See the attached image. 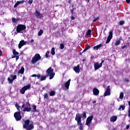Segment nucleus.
Returning a JSON list of instances; mask_svg holds the SVG:
<instances>
[{"label": "nucleus", "mask_w": 130, "mask_h": 130, "mask_svg": "<svg viewBox=\"0 0 130 130\" xmlns=\"http://www.w3.org/2000/svg\"><path fill=\"white\" fill-rule=\"evenodd\" d=\"M54 70L52 68H49L46 71L47 74L45 76H41L40 78V81L42 82V81H45L47 78L49 77L50 80H52L53 78H54V76H55V73L53 72Z\"/></svg>", "instance_id": "obj_1"}, {"label": "nucleus", "mask_w": 130, "mask_h": 130, "mask_svg": "<svg viewBox=\"0 0 130 130\" xmlns=\"http://www.w3.org/2000/svg\"><path fill=\"white\" fill-rule=\"evenodd\" d=\"M15 107L18 112H16L14 114V117H15L16 121H20V120L22 119V116L21 115V112L23 111L22 108H25V104H23L21 108V106H19L18 103H16L15 104Z\"/></svg>", "instance_id": "obj_2"}, {"label": "nucleus", "mask_w": 130, "mask_h": 130, "mask_svg": "<svg viewBox=\"0 0 130 130\" xmlns=\"http://www.w3.org/2000/svg\"><path fill=\"white\" fill-rule=\"evenodd\" d=\"M82 117L83 118H87V115L86 112H84L81 115L79 113H78L76 115L75 120L77 121V125L79 126V129H83V123H82Z\"/></svg>", "instance_id": "obj_3"}, {"label": "nucleus", "mask_w": 130, "mask_h": 130, "mask_svg": "<svg viewBox=\"0 0 130 130\" xmlns=\"http://www.w3.org/2000/svg\"><path fill=\"white\" fill-rule=\"evenodd\" d=\"M24 124L23 125V128L26 130H32L34 129V123L30 122V120L27 119L24 120Z\"/></svg>", "instance_id": "obj_4"}, {"label": "nucleus", "mask_w": 130, "mask_h": 130, "mask_svg": "<svg viewBox=\"0 0 130 130\" xmlns=\"http://www.w3.org/2000/svg\"><path fill=\"white\" fill-rule=\"evenodd\" d=\"M40 59H41V56L39 54H36L32 58V63H36L37 61H38Z\"/></svg>", "instance_id": "obj_5"}, {"label": "nucleus", "mask_w": 130, "mask_h": 130, "mask_svg": "<svg viewBox=\"0 0 130 130\" xmlns=\"http://www.w3.org/2000/svg\"><path fill=\"white\" fill-rule=\"evenodd\" d=\"M23 30H26V25L24 24H19L17 25L16 28L17 33H20Z\"/></svg>", "instance_id": "obj_6"}, {"label": "nucleus", "mask_w": 130, "mask_h": 130, "mask_svg": "<svg viewBox=\"0 0 130 130\" xmlns=\"http://www.w3.org/2000/svg\"><path fill=\"white\" fill-rule=\"evenodd\" d=\"M113 37V31L112 30H111L109 32V36L107 38V41H106V44L109 43L111 39H112Z\"/></svg>", "instance_id": "obj_7"}, {"label": "nucleus", "mask_w": 130, "mask_h": 130, "mask_svg": "<svg viewBox=\"0 0 130 130\" xmlns=\"http://www.w3.org/2000/svg\"><path fill=\"white\" fill-rule=\"evenodd\" d=\"M26 105H27V107L24 108L23 110V112H25L26 111L27 112H30V111H31V110L32 109L31 108V107H30V103L29 102H26ZM28 107H29V108H28Z\"/></svg>", "instance_id": "obj_8"}, {"label": "nucleus", "mask_w": 130, "mask_h": 130, "mask_svg": "<svg viewBox=\"0 0 130 130\" xmlns=\"http://www.w3.org/2000/svg\"><path fill=\"white\" fill-rule=\"evenodd\" d=\"M93 115H91L90 116H89L86 121L85 122V125H89L91 122H92V120H93Z\"/></svg>", "instance_id": "obj_9"}, {"label": "nucleus", "mask_w": 130, "mask_h": 130, "mask_svg": "<svg viewBox=\"0 0 130 130\" xmlns=\"http://www.w3.org/2000/svg\"><path fill=\"white\" fill-rule=\"evenodd\" d=\"M111 93H110V86H108L106 89V91L104 93V97H106V96H110Z\"/></svg>", "instance_id": "obj_10"}, {"label": "nucleus", "mask_w": 130, "mask_h": 130, "mask_svg": "<svg viewBox=\"0 0 130 130\" xmlns=\"http://www.w3.org/2000/svg\"><path fill=\"white\" fill-rule=\"evenodd\" d=\"M26 43V42H25L24 40L20 41L19 44H18L19 49H21V48H22V47L24 46V45H25Z\"/></svg>", "instance_id": "obj_11"}, {"label": "nucleus", "mask_w": 130, "mask_h": 130, "mask_svg": "<svg viewBox=\"0 0 130 130\" xmlns=\"http://www.w3.org/2000/svg\"><path fill=\"white\" fill-rule=\"evenodd\" d=\"M73 71L76 73V74H80L81 72V69H80V65L78 64L77 67H74L73 68Z\"/></svg>", "instance_id": "obj_12"}, {"label": "nucleus", "mask_w": 130, "mask_h": 130, "mask_svg": "<svg viewBox=\"0 0 130 130\" xmlns=\"http://www.w3.org/2000/svg\"><path fill=\"white\" fill-rule=\"evenodd\" d=\"M93 95H94L95 96H97L98 95H99V89H98V88H94L93 89Z\"/></svg>", "instance_id": "obj_13"}, {"label": "nucleus", "mask_w": 130, "mask_h": 130, "mask_svg": "<svg viewBox=\"0 0 130 130\" xmlns=\"http://www.w3.org/2000/svg\"><path fill=\"white\" fill-rule=\"evenodd\" d=\"M35 15L36 17H37V18H42L43 17V16L42 15V14H41L40 13V12H39L38 11L36 10L35 13Z\"/></svg>", "instance_id": "obj_14"}, {"label": "nucleus", "mask_w": 130, "mask_h": 130, "mask_svg": "<svg viewBox=\"0 0 130 130\" xmlns=\"http://www.w3.org/2000/svg\"><path fill=\"white\" fill-rule=\"evenodd\" d=\"M71 84V79H69L67 82L64 83L65 87L67 90L70 88V84Z\"/></svg>", "instance_id": "obj_15"}, {"label": "nucleus", "mask_w": 130, "mask_h": 130, "mask_svg": "<svg viewBox=\"0 0 130 130\" xmlns=\"http://www.w3.org/2000/svg\"><path fill=\"white\" fill-rule=\"evenodd\" d=\"M111 122H114L117 120V117L116 116H112L110 119Z\"/></svg>", "instance_id": "obj_16"}, {"label": "nucleus", "mask_w": 130, "mask_h": 130, "mask_svg": "<svg viewBox=\"0 0 130 130\" xmlns=\"http://www.w3.org/2000/svg\"><path fill=\"white\" fill-rule=\"evenodd\" d=\"M94 71H97L99 69H100V66H99V62H96L94 63Z\"/></svg>", "instance_id": "obj_17"}, {"label": "nucleus", "mask_w": 130, "mask_h": 130, "mask_svg": "<svg viewBox=\"0 0 130 130\" xmlns=\"http://www.w3.org/2000/svg\"><path fill=\"white\" fill-rule=\"evenodd\" d=\"M25 72V68L24 67H22L21 68V69L18 71V74H21V75L24 74V72Z\"/></svg>", "instance_id": "obj_18"}, {"label": "nucleus", "mask_w": 130, "mask_h": 130, "mask_svg": "<svg viewBox=\"0 0 130 130\" xmlns=\"http://www.w3.org/2000/svg\"><path fill=\"white\" fill-rule=\"evenodd\" d=\"M102 47V44H100L99 45L94 46L93 49H95V50H98V49H99V48H101Z\"/></svg>", "instance_id": "obj_19"}, {"label": "nucleus", "mask_w": 130, "mask_h": 130, "mask_svg": "<svg viewBox=\"0 0 130 130\" xmlns=\"http://www.w3.org/2000/svg\"><path fill=\"white\" fill-rule=\"evenodd\" d=\"M121 109H122V111H123V110H124V109H125V106L120 105L119 106V107L118 108V110L119 111H120L121 110Z\"/></svg>", "instance_id": "obj_20"}, {"label": "nucleus", "mask_w": 130, "mask_h": 130, "mask_svg": "<svg viewBox=\"0 0 130 130\" xmlns=\"http://www.w3.org/2000/svg\"><path fill=\"white\" fill-rule=\"evenodd\" d=\"M12 22H13V23H18V22H19V18H13L12 19Z\"/></svg>", "instance_id": "obj_21"}, {"label": "nucleus", "mask_w": 130, "mask_h": 130, "mask_svg": "<svg viewBox=\"0 0 130 130\" xmlns=\"http://www.w3.org/2000/svg\"><path fill=\"white\" fill-rule=\"evenodd\" d=\"M25 91L26 89H25L23 87L20 90V93H21V94H25Z\"/></svg>", "instance_id": "obj_22"}, {"label": "nucleus", "mask_w": 130, "mask_h": 130, "mask_svg": "<svg viewBox=\"0 0 130 130\" xmlns=\"http://www.w3.org/2000/svg\"><path fill=\"white\" fill-rule=\"evenodd\" d=\"M25 90V91H26V90H28V89H30V88H31V84H28L26 86H24L23 87Z\"/></svg>", "instance_id": "obj_23"}, {"label": "nucleus", "mask_w": 130, "mask_h": 130, "mask_svg": "<svg viewBox=\"0 0 130 130\" xmlns=\"http://www.w3.org/2000/svg\"><path fill=\"white\" fill-rule=\"evenodd\" d=\"M90 48H91V46L90 45H87L84 49L83 52H85V51H87V50H88V49H90Z\"/></svg>", "instance_id": "obj_24"}, {"label": "nucleus", "mask_w": 130, "mask_h": 130, "mask_svg": "<svg viewBox=\"0 0 130 130\" xmlns=\"http://www.w3.org/2000/svg\"><path fill=\"white\" fill-rule=\"evenodd\" d=\"M13 53L14 55H16V56L19 55V52H17L16 51V49H14L13 50Z\"/></svg>", "instance_id": "obj_25"}, {"label": "nucleus", "mask_w": 130, "mask_h": 130, "mask_svg": "<svg viewBox=\"0 0 130 130\" xmlns=\"http://www.w3.org/2000/svg\"><path fill=\"white\" fill-rule=\"evenodd\" d=\"M120 44V41L119 40H116L115 43V46H118Z\"/></svg>", "instance_id": "obj_26"}, {"label": "nucleus", "mask_w": 130, "mask_h": 130, "mask_svg": "<svg viewBox=\"0 0 130 130\" xmlns=\"http://www.w3.org/2000/svg\"><path fill=\"white\" fill-rule=\"evenodd\" d=\"M51 53L52 55H54V54H55V50L54 47H53L51 49Z\"/></svg>", "instance_id": "obj_27"}, {"label": "nucleus", "mask_w": 130, "mask_h": 130, "mask_svg": "<svg viewBox=\"0 0 130 130\" xmlns=\"http://www.w3.org/2000/svg\"><path fill=\"white\" fill-rule=\"evenodd\" d=\"M91 33H92V30H91V29H88L87 33H86V36H90Z\"/></svg>", "instance_id": "obj_28"}, {"label": "nucleus", "mask_w": 130, "mask_h": 130, "mask_svg": "<svg viewBox=\"0 0 130 130\" xmlns=\"http://www.w3.org/2000/svg\"><path fill=\"white\" fill-rule=\"evenodd\" d=\"M43 34V30L40 29L38 34V36H41Z\"/></svg>", "instance_id": "obj_29"}, {"label": "nucleus", "mask_w": 130, "mask_h": 130, "mask_svg": "<svg viewBox=\"0 0 130 130\" xmlns=\"http://www.w3.org/2000/svg\"><path fill=\"white\" fill-rule=\"evenodd\" d=\"M49 53H50L49 51H47L46 52L45 54V56L46 58H49V57H50V56L49 55Z\"/></svg>", "instance_id": "obj_30"}, {"label": "nucleus", "mask_w": 130, "mask_h": 130, "mask_svg": "<svg viewBox=\"0 0 130 130\" xmlns=\"http://www.w3.org/2000/svg\"><path fill=\"white\" fill-rule=\"evenodd\" d=\"M50 96H54L55 95V91L52 90L50 93H49Z\"/></svg>", "instance_id": "obj_31"}, {"label": "nucleus", "mask_w": 130, "mask_h": 130, "mask_svg": "<svg viewBox=\"0 0 130 130\" xmlns=\"http://www.w3.org/2000/svg\"><path fill=\"white\" fill-rule=\"evenodd\" d=\"M123 96H124L123 92H120V96H119L120 99H121V100L123 99Z\"/></svg>", "instance_id": "obj_32"}, {"label": "nucleus", "mask_w": 130, "mask_h": 130, "mask_svg": "<svg viewBox=\"0 0 130 130\" xmlns=\"http://www.w3.org/2000/svg\"><path fill=\"white\" fill-rule=\"evenodd\" d=\"M11 78H12V80L13 81H14V80H16V79H17V75H11Z\"/></svg>", "instance_id": "obj_33"}, {"label": "nucleus", "mask_w": 130, "mask_h": 130, "mask_svg": "<svg viewBox=\"0 0 130 130\" xmlns=\"http://www.w3.org/2000/svg\"><path fill=\"white\" fill-rule=\"evenodd\" d=\"M8 82H9V84H12V83H13V82H14V80H13V79H11V78H10V77H9L8 78Z\"/></svg>", "instance_id": "obj_34"}, {"label": "nucleus", "mask_w": 130, "mask_h": 130, "mask_svg": "<svg viewBox=\"0 0 130 130\" xmlns=\"http://www.w3.org/2000/svg\"><path fill=\"white\" fill-rule=\"evenodd\" d=\"M129 110H128V116L130 117V101L128 102Z\"/></svg>", "instance_id": "obj_35"}, {"label": "nucleus", "mask_w": 130, "mask_h": 130, "mask_svg": "<svg viewBox=\"0 0 130 130\" xmlns=\"http://www.w3.org/2000/svg\"><path fill=\"white\" fill-rule=\"evenodd\" d=\"M44 99H48V94H47V93H46L44 94Z\"/></svg>", "instance_id": "obj_36"}, {"label": "nucleus", "mask_w": 130, "mask_h": 130, "mask_svg": "<svg viewBox=\"0 0 130 130\" xmlns=\"http://www.w3.org/2000/svg\"><path fill=\"white\" fill-rule=\"evenodd\" d=\"M37 107L36 106V105L32 106V108L35 112H37V110H36Z\"/></svg>", "instance_id": "obj_37"}, {"label": "nucleus", "mask_w": 130, "mask_h": 130, "mask_svg": "<svg viewBox=\"0 0 130 130\" xmlns=\"http://www.w3.org/2000/svg\"><path fill=\"white\" fill-rule=\"evenodd\" d=\"M124 24V21L121 20L119 21V25H120V26H122V25H123Z\"/></svg>", "instance_id": "obj_38"}, {"label": "nucleus", "mask_w": 130, "mask_h": 130, "mask_svg": "<svg viewBox=\"0 0 130 130\" xmlns=\"http://www.w3.org/2000/svg\"><path fill=\"white\" fill-rule=\"evenodd\" d=\"M60 49H63L64 48V45H63V44H60Z\"/></svg>", "instance_id": "obj_39"}, {"label": "nucleus", "mask_w": 130, "mask_h": 130, "mask_svg": "<svg viewBox=\"0 0 130 130\" xmlns=\"http://www.w3.org/2000/svg\"><path fill=\"white\" fill-rule=\"evenodd\" d=\"M19 6V2H17V3L14 5V8H17Z\"/></svg>", "instance_id": "obj_40"}, {"label": "nucleus", "mask_w": 130, "mask_h": 130, "mask_svg": "<svg viewBox=\"0 0 130 130\" xmlns=\"http://www.w3.org/2000/svg\"><path fill=\"white\" fill-rule=\"evenodd\" d=\"M125 83H129V79L128 78H125Z\"/></svg>", "instance_id": "obj_41"}, {"label": "nucleus", "mask_w": 130, "mask_h": 130, "mask_svg": "<svg viewBox=\"0 0 130 130\" xmlns=\"http://www.w3.org/2000/svg\"><path fill=\"white\" fill-rule=\"evenodd\" d=\"M98 20H99V17H98L96 18H95L93 21V22L95 23V22H96V21H98Z\"/></svg>", "instance_id": "obj_42"}, {"label": "nucleus", "mask_w": 130, "mask_h": 130, "mask_svg": "<svg viewBox=\"0 0 130 130\" xmlns=\"http://www.w3.org/2000/svg\"><path fill=\"white\" fill-rule=\"evenodd\" d=\"M37 77L38 79H41V75L40 74L37 75Z\"/></svg>", "instance_id": "obj_43"}, {"label": "nucleus", "mask_w": 130, "mask_h": 130, "mask_svg": "<svg viewBox=\"0 0 130 130\" xmlns=\"http://www.w3.org/2000/svg\"><path fill=\"white\" fill-rule=\"evenodd\" d=\"M55 111V109L54 108H52L51 109L50 112H54Z\"/></svg>", "instance_id": "obj_44"}, {"label": "nucleus", "mask_w": 130, "mask_h": 130, "mask_svg": "<svg viewBox=\"0 0 130 130\" xmlns=\"http://www.w3.org/2000/svg\"><path fill=\"white\" fill-rule=\"evenodd\" d=\"M32 3H33V0H29L28 1L29 5H31Z\"/></svg>", "instance_id": "obj_45"}, {"label": "nucleus", "mask_w": 130, "mask_h": 130, "mask_svg": "<svg viewBox=\"0 0 130 130\" xmlns=\"http://www.w3.org/2000/svg\"><path fill=\"white\" fill-rule=\"evenodd\" d=\"M24 2H25V1H17V3H19V5H20V4H23V3H24Z\"/></svg>", "instance_id": "obj_46"}, {"label": "nucleus", "mask_w": 130, "mask_h": 130, "mask_svg": "<svg viewBox=\"0 0 130 130\" xmlns=\"http://www.w3.org/2000/svg\"><path fill=\"white\" fill-rule=\"evenodd\" d=\"M126 45H124L123 46L121 47L122 49H124V48H126Z\"/></svg>", "instance_id": "obj_47"}, {"label": "nucleus", "mask_w": 130, "mask_h": 130, "mask_svg": "<svg viewBox=\"0 0 130 130\" xmlns=\"http://www.w3.org/2000/svg\"><path fill=\"white\" fill-rule=\"evenodd\" d=\"M129 128V124L126 126V129H128Z\"/></svg>", "instance_id": "obj_48"}, {"label": "nucleus", "mask_w": 130, "mask_h": 130, "mask_svg": "<svg viewBox=\"0 0 130 130\" xmlns=\"http://www.w3.org/2000/svg\"><path fill=\"white\" fill-rule=\"evenodd\" d=\"M71 19L72 20H74L75 19L74 16H72Z\"/></svg>", "instance_id": "obj_49"}, {"label": "nucleus", "mask_w": 130, "mask_h": 130, "mask_svg": "<svg viewBox=\"0 0 130 130\" xmlns=\"http://www.w3.org/2000/svg\"><path fill=\"white\" fill-rule=\"evenodd\" d=\"M102 62L100 63V64H99V66H100V68H102Z\"/></svg>", "instance_id": "obj_50"}, {"label": "nucleus", "mask_w": 130, "mask_h": 130, "mask_svg": "<svg viewBox=\"0 0 130 130\" xmlns=\"http://www.w3.org/2000/svg\"><path fill=\"white\" fill-rule=\"evenodd\" d=\"M31 77H37V75L34 74V75H31Z\"/></svg>", "instance_id": "obj_51"}, {"label": "nucleus", "mask_w": 130, "mask_h": 130, "mask_svg": "<svg viewBox=\"0 0 130 130\" xmlns=\"http://www.w3.org/2000/svg\"><path fill=\"white\" fill-rule=\"evenodd\" d=\"M71 13H72V14L73 15V14H74V9H72V10H71Z\"/></svg>", "instance_id": "obj_52"}, {"label": "nucleus", "mask_w": 130, "mask_h": 130, "mask_svg": "<svg viewBox=\"0 0 130 130\" xmlns=\"http://www.w3.org/2000/svg\"><path fill=\"white\" fill-rule=\"evenodd\" d=\"M16 60H18V59H19V56H16Z\"/></svg>", "instance_id": "obj_53"}, {"label": "nucleus", "mask_w": 130, "mask_h": 130, "mask_svg": "<svg viewBox=\"0 0 130 130\" xmlns=\"http://www.w3.org/2000/svg\"><path fill=\"white\" fill-rule=\"evenodd\" d=\"M126 2L127 3V4H129L130 0H126Z\"/></svg>", "instance_id": "obj_54"}, {"label": "nucleus", "mask_w": 130, "mask_h": 130, "mask_svg": "<svg viewBox=\"0 0 130 130\" xmlns=\"http://www.w3.org/2000/svg\"><path fill=\"white\" fill-rule=\"evenodd\" d=\"M2 55H3V52L0 51V56H2Z\"/></svg>", "instance_id": "obj_55"}, {"label": "nucleus", "mask_w": 130, "mask_h": 130, "mask_svg": "<svg viewBox=\"0 0 130 130\" xmlns=\"http://www.w3.org/2000/svg\"><path fill=\"white\" fill-rule=\"evenodd\" d=\"M16 55H13L12 57V58H15L16 57Z\"/></svg>", "instance_id": "obj_56"}, {"label": "nucleus", "mask_w": 130, "mask_h": 130, "mask_svg": "<svg viewBox=\"0 0 130 130\" xmlns=\"http://www.w3.org/2000/svg\"><path fill=\"white\" fill-rule=\"evenodd\" d=\"M30 42L32 43H33V42H34V40H33V39H31V40H30Z\"/></svg>", "instance_id": "obj_57"}, {"label": "nucleus", "mask_w": 130, "mask_h": 130, "mask_svg": "<svg viewBox=\"0 0 130 130\" xmlns=\"http://www.w3.org/2000/svg\"><path fill=\"white\" fill-rule=\"evenodd\" d=\"M104 61H105V59H104V60H102V63H104Z\"/></svg>", "instance_id": "obj_58"}, {"label": "nucleus", "mask_w": 130, "mask_h": 130, "mask_svg": "<svg viewBox=\"0 0 130 130\" xmlns=\"http://www.w3.org/2000/svg\"><path fill=\"white\" fill-rule=\"evenodd\" d=\"M96 102H97L96 101H94L92 102V103L94 104L96 103Z\"/></svg>", "instance_id": "obj_59"}, {"label": "nucleus", "mask_w": 130, "mask_h": 130, "mask_svg": "<svg viewBox=\"0 0 130 130\" xmlns=\"http://www.w3.org/2000/svg\"><path fill=\"white\" fill-rule=\"evenodd\" d=\"M68 3H69V4H71V3H72V1L69 0V1H68Z\"/></svg>", "instance_id": "obj_60"}, {"label": "nucleus", "mask_w": 130, "mask_h": 130, "mask_svg": "<svg viewBox=\"0 0 130 130\" xmlns=\"http://www.w3.org/2000/svg\"><path fill=\"white\" fill-rule=\"evenodd\" d=\"M22 80H23V81H25V76L23 77Z\"/></svg>", "instance_id": "obj_61"}, {"label": "nucleus", "mask_w": 130, "mask_h": 130, "mask_svg": "<svg viewBox=\"0 0 130 130\" xmlns=\"http://www.w3.org/2000/svg\"><path fill=\"white\" fill-rule=\"evenodd\" d=\"M85 1H86V3H89V2H90V0H85Z\"/></svg>", "instance_id": "obj_62"}, {"label": "nucleus", "mask_w": 130, "mask_h": 130, "mask_svg": "<svg viewBox=\"0 0 130 130\" xmlns=\"http://www.w3.org/2000/svg\"><path fill=\"white\" fill-rule=\"evenodd\" d=\"M128 39H129V40H130V37L128 38Z\"/></svg>", "instance_id": "obj_63"}]
</instances>
